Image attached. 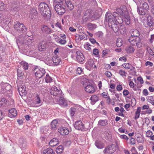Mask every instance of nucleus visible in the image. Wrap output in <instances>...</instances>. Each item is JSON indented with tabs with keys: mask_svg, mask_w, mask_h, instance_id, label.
<instances>
[{
	"mask_svg": "<svg viewBox=\"0 0 154 154\" xmlns=\"http://www.w3.org/2000/svg\"><path fill=\"white\" fill-rule=\"evenodd\" d=\"M50 93L51 95L55 96L57 97H59V96H62V91L58 89L55 86H53L51 88L50 90Z\"/></svg>",
	"mask_w": 154,
	"mask_h": 154,
	"instance_id": "obj_7",
	"label": "nucleus"
},
{
	"mask_svg": "<svg viewBox=\"0 0 154 154\" xmlns=\"http://www.w3.org/2000/svg\"><path fill=\"white\" fill-rule=\"evenodd\" d=\"M152 135V132L150 131H148L146 133V136L148 137H150Z\"/></svg>",
	"mask_w": 154,
	"mask_h": 154,
	"instance_id": "obj_55",
	"label": "nucleus"
},
{
	"mask_svg": "<svg viewBox=\"0 0 154 154\" xmlns=\"http://www.w3.org/2000/svg\"><path fill=\"white\" fill-rule=\"evenodd\" d=\"M70 110L71 116H73L75 113V109L74 108H71L70 109Z\"/></svg>",
	"mask_w": 154,
	"mask_h": 154,
	"instance_id": "obj_51",
	"label": "nucleus"
},
{
	"mask_svg": "<svg viewBox=\"0 0 154 154\" xmlns=\"http://www.w3.org/2000/svg\"><path fill=\"white\" fill-rule=\"evenodd\" d=\"M131 37H139L140 35L139 31L136 29H132L131 31Z\"/></svg>",
	"mask_w": 154,
	"mask_h": 154,
	"instance_id": "obj_23",
	"label": "nucleus"
},
{
	"mask_svg": "<svg viewBox=\"0 0 154 154\" xmlns=\"http://www.w3.org/2000/svg\"><path fill=\"white\" fill-rule=\"evenodd\" d=\"M103 33L101 32H99L96 33V35L98 38H100L102 37Z\"/></svg>",
	"mask_w": 154,
	"mask_h": 154,
	"instance_id": "obj_54",
	"label": "nucleus"
},
{
	"mask_svg": "<svg viewBox=\"0 0 154 154\" xmlns=\"http://www.w3.org/2000/svg\"><path fill=\"white\" fill-rule=\"evenodd\" d=\"M147 50L148 53L150 55L154 57V52L150 48H147Z\"/></svg>",
	"mask_w": 154,
	"mask_h": 154,
	"instance_id": "obj_49",
	"label": "nucleus"
},
{
	"mask_svg": "<svg viewBox=\"0 0 154 154\" xmlns=\"http://www.w3.org/2000/svg\"><path fill=\"white\" fill-rule=\"evenodd\" d=\"M45 79V82L47 83H50L53 81V79L48 74H46Z\"/></svg>",
	"mask_w": 154,
	"mask_h": 154,
	"instance_id": "obj_34",
	"label": "nucleus"
},
{
	"mask_svg": "<svg viewBox=\"0 0 154 154\" xmlns=\"http://www.w3.org/2000/svg\"><path fill=\"white\" fill-rule=\"evenodd\" d=\"M108 121L106 120H100L98 122V125L102 126H105L108 124Z\"/></svg>",
	"mask_w": 154,
	"mask_h": 154,
	"instance_id": "obj_30",
	"label": "nucleus"
},
{
	"mask_svg": "<svg viewBox=\"0 0 154 154\" xmlns=\"http://www.w3.org/2000/svg\"><path fill=\"white\" fill-rule=\"evenodd\" d=\"M63 0H54V4H63Z\"/></svg>",
	"mask_w": 154,
	"mask_h": 154,
	"instance_id": "obj_53",
	"label": "nucleus"
},
{
	"mask_svg": "<svg viewBox=\"0 0 154 154\" xmlns=\"http://www.w3.org/2000/svg\"><path fill=\"white\" fill-rule=\"evenodd\" d=\"M128 41L132 45H136L137 48H139L142 46V44L140 42V39L139 37H130L128 38Z\"/></svg>",
	"mask_w": 154,
	"mask_h": 154,
	"instance_id": "obj_5",
	"label": "nucleus"
},
{
	"mask_svg": "<svg viewBox=\"0 0 154 154\" xmlns=\"http://www.w3.org/2000/svg\"><path fill=\"white\" fill-rule=\"evenodd\" d=\"M106 99V102L108 104H109L110 103L111 99L109 97H104Z\"/></svg>",
	"mask_w": 154,
	"mask_h": 154,
	"instance_id": "obj_61",
	"label": "nucleus"
},
{
	"mask_svg": "<svg viewBox=\"0 0 154 154\" xmlns=\"http://www.w3.org/2000/svg\"><path fill=\"white\" fill-rule=\"evenodd\" d=\"M17 111L16 109L13 108L9 110L8 116L11 118L15 117L17 115Z\"/></svg>",
	"mask_w": 154,
	"mask_h": 154,
	"instance_id": "obj_19",
	"label": "nucleus"
},
{
	"mask_svg": "<svg viewBox=\"0 0 154 154\" xmlns=\"http://www.w3.org/2000/svg\"><path fill=\"white\" fill-rule=\"evenodd\" d=\"M36 99H35L36 103L37 104L40 103H41V100L38 95H36Z\"/></svg>",
	"mask_w": 154,
	"mask_h": 154,
	"instance_id": "obj_59",
	"label": "nucleus"
},
{
	"mask_svg": "<svg viewBox=\"0 0 154 154\" xmlns=\"http://www.w3.org/2000/svg\"><path fill=\"white\" fill-rule=\"evenodd\" d=\"M122 66L125 68L132 69V66L131 65L128 63H125Z\"/></svg>",
	"mask_w": 154,
	"mask_h": 154,
	"instance_id": "obj_43",
	"label": "nucleus"
},
{
	"mask_svg": "<svg viewBox=\"0 0 154 154\" xmlns=\"http://www.w3.org/2000/svg\"><path fill=\"white\" fill-rule=\"evenodd\" d=\"M74 127L76 129L82 130L84 128V125L81 121H77L74 124Z\"/></svg>",
	"mask_w": 154,
	"mask_h": 154,
	"instance_id": "obj_14",
	"label": "nucleus"
},
{
	"mask_svg": "<svg viewBox=\"0 0 154 154\" xmlns=\"http://www.w3.org/2000/svg\"><path fill=\"white\" fill-rule=\"evenodd\" d=\"M7 103V100L5 98H3L0 101V107L5 106Z\"/></svg>",
	"mask_w": 154,
	"mask_h": 154,
	"instance_id": "obj_32",
	"label": "nucleus"
},
{
	"mask_svg": "<svg viewBox=\"0 0 154 154\" xmlns=\"http://www.w3.org/2000/svg\"><path fill=\"white\" fill-rule=\"evenodd\" d=\"M57 121L56 119H54L52 121L51 123V128L55 130L57 129Z\"/></svg>",
	"mask_w": 154,
	"mask_h": 154,
	"instance_id": "obj_25",
	"label": "nucleus"
},
{
	"mask_svg": "<svg viewBox=\"0 0 154 154\" xmlns=\"http://www.w3.org/2000/svg\"><path fill=\"white\" fill-rule=\"evenodd\" d=\"M56 99L57 100V103L63 107L67 106V102L62 96V94L61 96H59V97H57Z\"/></svg>",
	"mask_w": 154,
	"mask_h": 154,
	"instance_id": "obj_11",
	"label": "nucleus"
},
{
	"mask_svg": "<svg viewBox=\"0 0 154 154\" xmlns=\"http://www.w3.org/2000/svg\"><path fill=\"white\" fill-rule=\"evenodd\" d=\"M116 147L115 145L112 144L110 146H108L105 148L104 153L105 154H109L113 153L116 150Z\"/></svg>",
	"mask_w": 154,
	"mask_h": 154,
	"instance_id": "obj_9",
	"label": "nucleus"
},
{
	"mask_svg": "<svg viewBox=\"0 0 154 154\" xmlns=\"http://www.w3.org/2000/svg\"><path fill=\"white\" fill-rule=\"evenodd\" d=\"M96 62V60L94 59H91L89 60L87 62L88 64L91 67H93L95 62Z\"/></svg>",
	"mask_w": 154,
	"mask_h": 154,
	"instance_id": "obj_33",
	"label": "nucleus"
},
{
	"mask_svg": "<svg viewBox=\"0 0 154 154\" xmlns=\"http://www.w3.org/2000/svg\"><path fill=\"white\" fill-rule=\"evenodd\" d=\"M146 18H147V25L149 26H152L153 24V19L151 16L147 14V15L145 16Z\"/></svg>",
	"mask_w": 154,
	"mask_h": 154,
	"instance_id": "obj_17",
	"label": "nucleus"
},
{
	"mask_svg": "<svg viewBox=\"0 0 154 154\" xmlns=\"http://www.w3.org/2000/svg\"><path fill=\"white\" fill-rule=\"evenodd\" d=\"M19 86H17V87L18 88V91L20 95L23 96L25 95L27 93L25 86L24 85H21L20 87Z\"/></svg>",
	"mask_w": 154,
	"mask_h": 154,
	"instance_id": "obj_12",
	"label": "nucleus"
},
{
	"mask_svg": "<svg viewBox=\"0 0 154 154\" xmlns=\"http://www.w3.org/2000/svg\"><path fill=\"white\" fill-rule=\"evenodd\" d=\"M35 75L37 78L39 79L42 77L45 73V69L43 68H39L38 66H36L34 70Z\"/></svg>",
	"mask_w": 154,
	"mask_h": 154,
	"instance_id": "obj_6",
	"label": "nucleus"
},
{
	"mask_svg": "<svg viewBox=\"0 0 154 154\" xmlns=\"http://www.w3.org/2000/svg\"><path fill=\"white\" fill-rule=\"evenodd\" d=\"M65 2L68 9L71 10L73 8V5L69 0H65Z\"/></svg>",
	"mask_w": 154,
	"mask_h": 154,
	"instance_id": "obj_28",
	"label": "nucleus"
},
{
	"mask_svg": "<svg viewBox=\"0 0 154 154\" xmlns=\"http://www.w3.org/2000/svg\"><path fill=\"white\" fill-rule=\"evenodd\" d=\"M119 11H122V12H120V14L121 15H123L127 11V8L126 6H123L120 9H119Z\"/></svg>",
	"mask_w": 154,
	"mask_h": 154,
	"instance_id": "obj_40",
	"label": "nucleus"
},
{
	"mask_svg": "<svg viewBox=\"0 0 154 154\" xmlns=\"http://www.w3.org/2000/svg\"><path fill=\"white\" fill-rule=\"evenodd\" d=\"M20 63L24 69L26 70L28 69L29 65L27 63L25 62L24 61H22Z\"/></svg>",
	"mask_w": 154,
	"mask_h": 154,
	"instance_id": "obj_38",
	"label": "nucleus"
},
{
	"mask_svg": "<svg viewBox=\"0 0 154 154\" xmlns=\"http://www.w3.org/2000/svg\"><path fill=\"white\" fill-rule=\"evenodd\" d=\"M58 140L56 138H54L51 139L49 143V145L51 146H54L59 144Z\"/></svg>",
	"mask_w": 154,
	"mask_h": 154,
	"instance_id": "obj_21",
	"label": "nucleus"
},
{
	"mask_svg": "<svg viewBox=\"0 0 154 154\" xmlns=\"http://www.w3.org/2000/svg\"><path fill=\"white\" fill-rule=\"evenodd\" d=\"M143 94L145 96H146L148 94V92L146 89H144L143 92Z\"/></svg>",
	"mask_w": 154,
	"mask_h": 154,
	"instance_id": "obj_64",
	"label": "nucleus"
},
{
	"mask_svg": "<svg viewBox=\"0 0 154 154\" xmlns=\"http://www.w3.org/2000/svg\"><path fill=\"white\" fill-rule=\"evenodd\" d=\"M4 4L2 1H0V10H3L5 9Z\"/></svg>",
	"mask_w": 154,
	"mask_h": 154,
	"instance_id": "obj_52",
	"label": "nucleus"
},
{
	"mask_svg": "<svg viewBox=\"0 0 154 154\" xmlns=\"http://www.w3.org/2000/svg\"><path fill=\"white\" fill-rule=\"evenodd\" d=\"M93 53L94 55H97L99 54V50L96 48H94V49Z\"/></svg>",
	"mask_w": 154,
	"mask_h": 154,
	"instance_id": "obj_63",
	"label": "nucleus"
},
{
	"mask_svg": "<svg viewBox=\"0 0 154 154\" xmlns=\"http://www.w3.org/2000/svg\"><path fill=\"white\" fill-rule=\"evenodd\" d=\"M88 28L90 30H93L96 27V25L94 24L89 23L88 24Z\"/></svg>",
	"mask_w": 154,
	"mask_h": 154,
	"instance_id": "obj_42",
	"label": "nucleus"
},
{
	"mask_svg": "<svg viewBox=\"0 0 154 154\" xmlns=\"http://www.w3.org/2000/svg\"><path fill=\"white\" fill-rule=\"evenodd\" d=\"M120 31L121 33L125 32L126 31V28L124 25H121L120 27Z\"/></svg>",
	"mask_w": 154,
	"mask_h": 154,
	"instance_id": "obj_44",
	"label": "nucleus"
},
{
	"mask_svg": "<svg viewBox=\"0 0 154 154\" xmlns=\"http://www.w3.org/2000/svg\"><path fill=\"white\" fill-rule=\"evenodd\" d=\"M17 72L18 76L19 77H21L24 74V73L22 72H21V70L20 69H18Z\"/></svg>",
	"mask_w": 154,
	"mask_h": 154,
	"instance_id": "obj_57",
	"label": "nucleus"
},
{
	"mask_svg": "<svg viewBox=\"0 0 154 154\" xmlns=\"http://www.w3.org/2000/svg\"><path fill=\"white\" fill-rule=\"evenodd\" d=\"M118 19H116L117 22L121 24L123 22V19H122V18L120 17L119 16L118 17Z\"/></svg>",
	"mask_w": 154,
	"mask_h": 154,
	"instance_id": "obj_58",
	"label": "nucleus"
},
{
	"mask_svg": "<svg viewBox=\"0 0 154 154\" xmlns=\"http://www.w3.org/2000/svg\"><path fill=\"white\" fill-rule=\"evenodd\" d=\"M90 100H91L92 103L94 104L98 101V97L96 95H93L91 97Z\"/></svg>",
	"mask_w": 154,
	"mask_h": 154,
	"instance_id": "obj_36",
	"label": "nucleus"
},
{
	"mask_svg": "<svg viewBox=\"0 0 154 154\" xmlns=\"http://www.w3.org/2000/svg\"><path fill=\"white\" fill-rule=\"evenodd\" d=\"M119 73L122 76H126V74H127V73L125 72V71L122 70H120L119 71Z\"/></svg>",
	"mask_w": 154,
	"mask_h": 154,
	"instance_id": "obj_48",
	"label": "nucleus"
},
{
	"mask_svg": "<svg viewBox=\"0 0 154 154\" xmlns=\"http://www.w3.org/2000/svg\"><path fill=\"white\" fill-rule=\"evenodd\" d=\"M41 29L43 32H46L47 33L51 32V29L48 28L47 26H43L42 28Z\"/></svg>",
	"mask_w": 154,
	"mask_h": 154,
	"instance_id": "obj_26",
	"label": "nucleus"
},
{
	"mask_svg": "<svg viewBox=\"0 0 154 154\" xmlns=\"http://www.w3.org/2000/svg\"><path fill=\"white\" fill-rule=\"evenodd\" d=\"M14 27L15 30L19 33L24 32L26 31V28L23 24L18 21L14 22Z\"/></svg>",
	"mask_w": 154,
	"mask_h": 154,
	"instance_id": "obj_4",
	"label": "nucleus"
},
{
	"mask_svg": "<svg viewBox=\"0 0 154 154\" xmlns=\"http://www.w3.org/2000/svg\"><path fill=\"white\" fill-rule=\"evenodd\" d=\"M54 8L57 13L59 15H62L65 12L64 6L63 4H57L55 5Z\"/></svg>",
	"mask_w": 154,
	"mask_h": 154,
	"instance_id": "obj_8",
	"label": "nucleus"
},
{
	"mask_svg": "<svg viewBox=\"0 0 154 154\" xmlns=\"http://www.w3.org/2000/svg\"><path fill=\"white\" fill-rule=\"evenodd\" d=\"M39 9L42 15L45 17H51V12L47 4L45 3H41L39 6Z\"/></svg>",
	"mask_w": 154,
	"mask_h": 154,
	"instance_id": "obj_1",
	"label": "nucleus"
},
{
	"mask_svg": "<svg viewBox=\"0 0 154 154\" xmlns=\"http://www.w3.org/2000/svg\"><path fill=\"white\" fill-rule=\"evenodd\" d=\"M124 19L125 23L128 25H129L130 23V17L128 16H126L124 18Z\"/></svg>",
	"mask_w": 154,
	"mask_h": 154,
	"instance_id": "obj_41",
	"label": "nucleus"
},
{
	"mask_svg": "<svg viewBox=\"0 0 154 154\" xmlns=\"http://www.w3.org/2000/svg\"><path fill=\"white\" fill-rule=\"evenodd\" d=\"M84 48L86 50L88 51H90L91 50V48L90 47L91 45L88 43H87L86 44L84 45Z\"/></svg>",
	"mask_w": 154,
	"mask_h": 154,
	"instance_id": "obj_47",
	"label": "nucleus"
},
{
	"mask_svg": "<svg viewBox=\"0 0 154 154\" xmlns=\"http://www.w3.org/2000/svg\"><path fill=\"white\" fill-rule=\"evenodd\" d=\"M105 19L106 21L108 22V24L110 23L115 22V18L114 17L111 13H106L105 16Z\"/></svg>",
	"mask_w": 154,
	"mask_h": 154,
	"instance_id": "obj_10",
	"label": "nucleus"
},
{
	"mask_svg": "<svg viewBox=\"0 0 154 154\" xmlns=\"http://www.w3.org/2000/svg\"><path fill=\"white\" fill-rule=\"evenodd\" d=\"M24 37L21 35L17 37L16 42L18 46L23 45H24L25 46L26 45L29 46L32 45V42L31 39H29V40L28 41L24 40Z\"/></svg>",
	"mask_w": 154,
	"mask_h": 154,
	"instance_id": "obj_3",
	"label": "nucleus"
},
{
	"mask_svg": "<svg viewBox=\"0 0 154 154\" xmlns=\"http://www.w3.org/2000/svg\"><path fill=\"white\" fill-rule=\"evenodd\" d=\"M149 10V5L146 2H142L140 4V6L137 8V11L138 14L146 16L148 14L147 11Z\"/></svg>",
	"mask_w": 154,
	"mask_h": 154,
	"instance_id": "obj_2",
	"label": "nucleus"
},
{
	"mask_svg": "<svg viewBox=\"0 0 154 154\" xmlns=\"http://www.w3.org/2000/svg\"><path fill=\"white\" fill-rule=\"evenodd\" d=\"M116 45L118 47H119L123 45L122 39L121 38H118L116 42Z\"/></svg>",
	"mask_w": 154,
	"mask_h": 154,
	"instance_id": "obj_37",
	"label": "nucleus"
},
{
	"mask_svg": "<svg viewBox=\"0 0 154 154\" xmlns=\"http://www.w3.org/2000/svg\"><path fill=\"white\" fill-rule=\"evenodd\" d=\"M63 149L64 148L63 146L62 145H60L56 148V151L57 153H60L62 152Z\"/></svg>",
	"mask_w": 154,
	"mask_h": 154,
	"instance_id": "obj_35",
	"label": "nucleus"
},
{
	"mask_svg": "<svg viewBox=\"0 0 154 154\" xmlns=\"http://www.w3.org/2000/svg\"><path fill=\"white\" fill-rule=\"evenodd\" d=\"M105 74L108 77L110 78L112 75L111 73L109 72H106L105 73Z\"/></svg>",
	"mask_w": 154,
	"mask_h": 154,
	"instance_id": "obj_62",
	"label": "nucleus"
},
{
	"mask_svg": "<svg viewBox=\"0 0 154 154\" xmlns=\"http://www.w3.org/2000/svg\"><path fill=\"white\" fill-rule=\"evenodd\" d=\"M140 112L141 107H138L135 113V116L134 118L136 120L139 118Z\"/></svg>",
	"mask_w": 154,
	"mask_h": 154,
	"instance_id": "obj_31",
	"label": "nucleus"
},
{
	"mask_svg": "<svg viewBox=\"0 0 154 154\" xmlns=\"http://www.w3.org/2000/svg\"><path fill=\"white\" fill-rule=\"evenodd\" d=\"M43 154H55L53 150L50 148L44 149L43 152Z\"/></svg>",
	"mask_w": 154,
	"mask_h": 154,
	"instance_id": "obj_27",
	"label": "nucleus"
},
{
	"mask_svg": "<svg viewBox=\"0 0 154 154\" xmlns=\"http://www.w3.org/2000/svg\"><path fill=\"white\" fill-rule=\"evenodd\" d=\"M52 60L55 65H58L61 61V59L56 55L53 57Z\"/></svg>",
	"mask_w": 154,
	"mask_h": 154,
	"instance_id": "obj_20",
	"label": "nucleus"
},
{
	"mask_svg": "<svg viewBox=\"0 0 154 154\" xmlns=\"http://www.w3.org/2000/svg\"><path fill=\"white\" fill-rule=\"evenodd\" d=\"M95 145L98 148L102 149L103 147V144L99 143L98 141L95 142Z\"/></svg>",
	"mask_w": 154,
	"mask_h": 154,
	"instance_id": "obj_45",
	"label": "nucleus"
},
{
	"mask_svg": "<svg viewBox=\"0 0 154 154\" xmlns=\"http://www.w3.org/2000/svg\"><path fill=\"white\" fill-rule=\"evenodd\" d=\"M154 41V34H152L151 35L150 38L149 40L150 43H152Z\"/></svg>",
	"mask_w": 154,
	"mask_h": 154,
	"instance_id": "obj_60",
	"label": "nucleus"
},
{
	"mask_svg": "<svg viewBox=\"0 0 154 154\" xmlns=\"http://www.w3.org/2000/svg\"><path fill=\"white\" fill-rule=\"evenodd\" d=\"M58 43L61 45H64L66 43V41L65 40L62 39L60 38L58 39Z\"/></svg>",
	"mask_w": 154,
	"mask_h": 154,
	"instance_id": "obj_50",
	"label": "nucleus"
},
{
	"mask_svg": "<svg viewBox=\"0 0 154 154\" xmlns=\"http://www.w3.org/2000/svg\"><path fill=\"white\" fill-rule=\"evenodd\" d=\"M79 35V38L80 39V40H82L83 39H84L85 40H86L87 39L88 36V35Z\"/></svg>",
	"mask_w": 154,
	"mask_h": 154,
	"instance_id": "obj_46",
	"label": "nucleus"
},
{
	"mask_svg": "<svg viewBox=\"0 0 154 154\" xmlns=\"http://www.w3.org/2000/svg\"><path fill=\"white\" fill-rule=\"evenodd\" d=\"M109 26V27H111L115 32H116L118 31L119 30V26L118 25L115 23V22H112V23H110Z\"/></svg>",
	"mask_w": 154,
	"mask_h": 154,
	"instance_id": "obj_18",
	"label": "nucleus"
},
{
	"mask_svg": "<svg viewBox=\"0 0 154 154\" xmlns=\"http://www.w3.org/2000/svg\"><path fill=\"white\" fill-rule=\"evenodd\" d=\"M37 14V12L35 9H32L31 11V12L29 15V17L31 19H33L36 16Z\"/></svg>",
	"mask_w": 154,
	"mask_h": 154,
	"instance_id": "obj_29",
	"label": "nucleus"
},
{
	"mask_svg": "<svg viewBox=\"0 0 154 154\" xmlns=\"http://www.w3.org/2000/svg\"><path fill=\"white\" fill-rule=\"evenodd\" d=\"M125 50L127 53H132L134 52L135 48L133 46L129 45L126 48Z\"/></svg>",
	"mask_w": 154,
	"mask_h": 154,
	"instance_id": "obj_22",
	"label": "nucleus"
},
{
	"mask_svg": "<svg viewBox=\"0 0 154 154\" xmlns=\"http://www.w3.org/2000/svg\"><path fill=\"white\" fill-rule=\"evenodd\" d=\"M76 59L79 62H81L84 60V57L83 54L80 51H77L76 52Z\"/></svg>",
	"mask_w": 154,
	"mask_h": 154,
	"instance_id": "obj_15",
	"label": "nucleus"
},
{
	"mask_svg": "<svg viewBox=\"0 0 154 154\" xmlns=\"http://www.w3.org/2000/svg\"><path fill=\"white\" fill-rule=\"evenodd\" d=\"M85 90L87 92L93 93L95 91V88L91 84L89 83L85 87Z\"/></svg>",
	"mask_w": 154,
	"mask_h": 154,
	"instance_id": "obj_13",
	"label": "nucleus"
},
{
	"mask_svg": "<svg viewBox=\"0 0 154 154\" xmlns=\"http://www.w3.org/2000/svg\"><path fill=\"white\" fill-rule=\"evenodd\" d=\"M45 46L44 43H40L39 44L38 46V50L40 51H43V49L45 48Z\"/></svg>",
	"mask_w": 154,
	"mask_h": 154,
	"instance_id": "obj_39",
	"label": "nucleus"
},
{
	"mask_svg": "<svg viewBox=\"0 0 154 154\" xmlns=\"http://www.w3.org/2000/svg\"><path fill=\"white\" fill-rule=\"evenodd\" d=\"M94 15V12L91 10H88L86 11L84 16H86L87 18H91Z\"/></svg>",
	"mask_w": 154,
	"mask_h": 154,
	"instance_id": "obj_24",
	"label": "nucleus"
},
{
	"mask_svg": "<svg viewBox=\"0 0 154 154\" xmlns=\"http://www.w3.org/2000/svg\"><path fill=\"white\" fill-rule=\"evenodd\" d=\"M109 52V49H106L104 50L103 51V55L104 56H106L107 54H108Z\"/></svg>",
	"mask_w": 154,
	"mask_h": 154,
	"instance_id": "obj_56",
	"label": "nucleus"
},
{
	"mask_svg": "<svg viewBox=\"0 0 154 154\" xmlns=\"http://www.w3.org/2000/svg\"><path fill=\"white\" fill-rule=\"evenodd\" d=\"M58 131L61 134L63 135L68 134L69 133V131L67 128L62 127L58 129Z\"/></svg>",
	"mask_w": 154,
	"mask_h": 154,
	"instance_id": "obj_16",
	"label": "nucleus"
}]
</instances>
